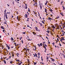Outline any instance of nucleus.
Listing matches in <instances>:
<instances>
[{"mask_svg":"<svg viewBox=\"0 0 65 65\" xmlns=\"http://www.w3.org/2000/svg\"><path fill=\"white\" fill-rule=\"evenodd\" d=\"M52 44H55V43H54V42H53V43H52Z\"/></svg>","mask_w":65,"mask_h":65,"instance_id":"680f3d73","label":"nucleus"},{"mask_svg":"<svg viewBox=\"0 0 65 65\" xmlns=\"http://www.w3.org/2000/svg\"><path fill=\"white\" fill-rule=\"evenodd\" d=\"M36 64H37L36 62H34V65H36Z\"/></svg>","mask_w":65,"mask_h":65,"instance_id":"473e14b6","label":"nucleus"},{"mask_svg":"<svg viewBox=\"0 0 65 65\" xmlns=\"http://www.w3.org/2000/svg\"><path fill=\"white\" fill-rule=\"evenodd\" d=\"M46 37V38H47V39L48 40V38L47 37Z\"/></svg>","mask_w":65,"mask_h":65,"instance_id":"de8ad7c7","label":"nucleus"},{"mask_svg":"<svg viewBox=\"0 0 65 65\" xmlns=\"http://www.w3.org/2000/svg\"><path fill=\"white\" fill-rule=\"evenodd\" d=\"M14 44L15 46H17V45H18V44H17V45H16V43H14Z\"/></svg>","mask_w":65,"mask_h":65,"instance_id":"aec40b11","label":"nucleus"},{"mask_svg":"<svg viewBox=\"0 0 65 65\" xmlns=\"http://www.w3.org/2000/svg\"><path fill=\"white\" fill-rule=\"evenodd\" d=\"M42 23L43 24H44V22L43 21H42Z\"/></svg>","mask_w":65,"mask_h":65,"instance_id":"c85d7f7f","label":"nucleus"},{"mask_svg":"<svg viewBox=\"0 0 65 65\" xmlns=\"http://www.w3.org/2000/svg\"><path fill=\"white\" fill-rule=\"evenodd\" d=\"M50 11H51V12H52V11H53V10H52V9H51L50 10Z\"/></svg>","mask_w":65,"mask_h":65,"instance_id":"bb28decb","label":"nucleus"},{"mask_svg":"<svg viewBox=\"0 0 65 65\" xmlns=\"http://www.w3.org/2000/svg\"><path fill=\"white\" fill-rule=\"evenodd\" d=\"M23 34H26V32H22Z\"/></svg>","mask_w":65,"mask_h":65,"instance_id":"e433bc0d","label":"nucleus"},{"mask_svg":"<svg viewBox=\"0 0 65 65\" xmlns=\"http://www.w3.org/2000/svg\"><path fill=\"white\" fill-rule=\"evenodd\" d=\"M53 61V62H54V61H55V60L54 59H52V61Z\"/></svg>","mask_w":65,"mask_h":65,"instance_id":"cd10ccee","label":"nucleus"},{"mask_svg":"<svg viewBox=\"0 0 65 65\" xmlns=\"http://www.w3.org/2000/svg\"><path fill=\"white\" fill-rule=\"evenodd\" d=\"M28 12H29L30 11V9H29V8H28Z\"/></svg>","mask_w":65,"mask_h":65,"instance_id":"2f4dec72","label":"nucleus"},{"mask_svg":"<svg viewBox=\"0 0 65 65\" xmlns=\"http://www.w3.org/2000/svg\"><path fill=\"white\" fill-rule=\"evenodd\" d=\"M3 32L4 33H5V32H4V31H5V30H3Z\"/></svg>","mask_w":65,"mask_h":65,"instance_id":"58836bf2","label":"nucleus"},{"mask_svg":"<svg viewBox=\"0 0 65 65\" xmlns=\"http://www.w3.org/2000/svg\"><path fill=\"white\" fill-rule=\"evenodd\" d=\"M40 64H41V63H42L43 65H44V63H43L42 62H40Z\"/></svg>","mask_w":65,"mask_h":65,"instance_id":"a19ab883","label":"nucleus"},{"mask_svg":"<svg viewBox=\"0 0 65 65\" xmlns=\"http://www.w3.org/2000/svg\"><path fill=\"white\" fill-rule=\"evenodd\" d=\"M59 18H60V17L59 16H58L57 17L55 18L56 19H58Z\"/></svg>","mask_w":65,"mask_h":65,"instance_id":"f8f14e48","label":"nucleus"},{"mask_svg":"<svg viewBox=\"0 0 65 65\" xmlns=\"http://www.w3.org/2000/svg\"><path fill=\"white\" fill-rule=\"evenodd\" d=\"M40 46H42V43H40Z\"/></svg>","mask_w":65,"mask_h":65,"instance_id":"dca6fc26","label":"nucleus"},{"mask_svg":"<svg viewBox=\"0 0 65 65\" xmlns=\"http://www.w3.org/2000/svg\"><path fill=\"white\" fill-rule=\"evenodd\" d=\"M35 4L36 5L35 6L36 7V6H37V3H35Z\"/></svg>","mask_w":65,"mask_h":65,"instance_id":"1a4fd4ad","label":"nucleus"},{"mask_svg":"<svg viewBox=\"0 0 65 65\" xmlns=\"http://www.w3.org/2000/svg\"><path fill=\"white\" fill-rule=\"evenodd\" d=\"M44 43H45V42H43V47H44V48H45V49H46V47H45V46H44Z\"/></svg>","mask_w":65,"mask_h":65,"instance_id":"f03ea898","label":"nucleus"},{"mask_svg":"<svg viewBox=\"0 0 65 65\" xmlns=\"http://www.w3.org/2000/svg\"><path fill=\"white\" fill-rule=\"evenodd\" d=\"M51 18L50 17H49L48 19L47 18V20H51Z\"/></svg>","mask_w":65,"mask_h":65,"instance_id":"4be33fe9","label":"nucleus"},{"mask_svg":"<svg viewBox=\"0 0 65 65\" xmlns=\"http://www.w3.org/2000/svg\"><path fill=\"white\" fill-rule=\"evenodd\" d=\"M22 63H23V62H21L20 63L18 64V65H21V64H22Z\"/></svg>","mask_w":65,"mask_h":65,"instance_id":"ddd939ff","label":"nucleus"},{"mask_svg":"<svg viewBox=\"0 0 65 65\" xmlns=\"http://www.w3.org/2000/svg\"><path fill=\"white\" fill-rule=\"evenodd\" d=\"M7 47L8 48V49L9 50L10 49V47L9 46L7 45H6Z\"/></svg>","mask_w":65,"mask_h":65,"instance_id":"39448f33","label":"nucleus"},{"mask_svg":"<svg viewBox=\"0 0 65 65\" xmlns=\"http://www.w3.org/2000/svg\"><path fill=\"white\" fill-rule=\"evenodd\" d=\"M48 31H47V32H48V34H49L50 32H50V31H48V29H47Z\"/></svg>","mask_w":65,"mask_h":65,"instance_id":"b1692460","label":"nucleus"},{"mask_svg":"<svg viewBox=\"0 0 65 65\" xmlns=\"http://www.w3.org/2000/svg\"><path fill=\"white\" fill-rule=\"evenodd\" d=\"M59 45H60V46H62V45H61V43H59Z\"/></svg>","mask_w":65,"mask_h":65,"instance_id":"72a5a7b5","label":"nucleus"},{"mask_svg":"<svg viewBox=\"0 0 65 65\" xmlns=\"http://www.w3.org/2000/svg\"><path fill=\"white\" fill-rule=\"evenodd\" d=\"M57 37H58V38H60V37H59V36H58V35H57Z\"/></svg>","mask_w":65,"mask_h":65,"instance_id":"37998d69","label":"nucleus"},{"mask_svg":"<svg viewBox=\"0 0 65 65\" xmlns=\"http://www.w3.org/2000/svg\"><path fill=\"white\" fill-rule=\"evenodd\" d=\"M12 57H14V54H13V53H12Z\"/></svg>","mask_w":65,"mask_h":65,"instance_id":"5701e85b","label":"nucleus"},{"mask_svg":"<svg viewBox=\"0 0 65 65\" xmlns=\"http://www.w3.org/2000/svg\"><path fill=\"white\" fill-rule=\"evenodd\" d=\"M17 19L19 21V17H18V16H17Z\"/></svg>","mask_w":65,"mask_h":65,"instance_id":"393cba45","label":"nucleus"},{"mask_svg":"<svg viewBox=\"0 0 65 65\" xmlns=\"http://www.w3.org/2000/svg\"><path fill=\"white\" fill-rule=\"evenodd\" d=\"M46 4H47V3H46L45 4V5H46Z\"/></svg>","mask_w":65,"mask_h":65,"instance_id":"69168bd1","label":"nucleus"},{"mask_svg":"<svg viewBox=\"0 0 65 65\" xmlns=\"http://www.w3.org/2000/svg\"><path fill=\"white\" fill-rule=\"evenodd\" d=\"M34 14H37V13L35 12H34Z\"/></svg>","mask_w":65,"mask_h":65,"instance_id":"4d7b16f0","label":"nucleus"},{"mask_svg":"<svg viewBox=\"0 0 65 65\" xmlns=\"http://www.w3.org/2000/svg\"><path fill=\"white\" fill-rule=\"evenodd\" d=\"M10 58H11V55L10 56H9V59H10Z\"/></svg>","mask_w":65,"mask_h":65,"instance_id":"4c0bfd02","label":"nucleus"},{"mask_svg":"<svg viewBox=\"0 0 65 65\" xmlns=\"http://www.w3.org/2000/svg\"><path fill=\"white\" fill-rule=\"evenodd\" d=\"M10 63L11 64H12V61H11L10 62Z\"/></svg>","mask_w":65,"mask_h":65,"instance_id":"79ce46f5","label":"nucleus"},{"mask_svg":"<svg viewBox=\"0 0 65 65\" xmlns=\"http://www.w3.org/2000/svg\"><path fill=\"white\" fill-rule=\"evenodd\" d=\"M45 12H46V11H47V9H45Z\"/></svg>","mask_w":65,"mask_h":65,"instance_id":"a211bd4d","label":"nucleus"},{"mask_svg":"<svg viewBox=\"0 0 65 65\" xmlns=\"http://www.w3.org/2000/svg\"><path fill=\"white\" fill-rule=\"evenodd\" d=\"M34 47L35 48H36V47L35 46H34Z\"/></svg>","mask_w":65,"mask_h":65,"instance_id":"052dcab7","label":"nucleus"},{"mask_svg":"<svg viewBox=\"0 0 65 65\" xmlns=\"http://www.w3.org/2000/svg\"><path fill=\"white\" fill-rule=\"evenodd\" d=\"M39 23L40 24V25L41 26H42V23H40L39 22Z\"/></svg>","mask_w":65,"mask_h":65,"instance_id":"2eb2a0df","label":"nucleus"},{"mask_svg":"<svg viewBox=\"0 0 65 65\" xmlns=\"http://www.w3.org/2000/svg\"><path fill=\"white\" fill-rule=\"evenodd\" d=\"M53 64H54V65H56V64H55V63H53Z\"/></svg>","mask_w":65,"mask_h":65,"instance_id":"0e129e2a","label":"nucleus"},{"mask_svg":"<svg viewBox=\"0 0 65 65\" xmlns=\"http://www.w3.org/2000/svg\"><path fill=\"white\" fill-rule=\"evenodd\" d=\"M11 40H12H12H13V38H12V37H11Z\"/></svg>","mask_w":65,"mask_h":65,"instance_id":"412c9836","label":"nucleus"},{"mask_svg":"<svg viewBox=\"0 0 65 65\" xmlns=\"http://www.w3.org/2000/svg\"><path fill=\"white\" fill-rule=\"evenodd\" d=\"M7 13H10V12H7Z\"/></svg>","mask_w":65,"mask_h":65,"instance_id":"774afa93","label":"nucleus"},{"mask_svg":"<svg viewBox=\"0 0 65 65\" xmlns=\"http://www.w3.org/2000/svg\"><path fill=\"white\" fill-rule=\"evenodd\" d=\"M21 42L22 44H23V40H21Z\"/></svg>","mask_w":65,"mask_h":65,"instance_id":"ea45409f","label":"nucleus"},{"mask_svg":"<svg viewBox=\"0 0 65 65\" xmlns=\"http://www.w3.org/2000/svg\"><path fill=\"white\" fill-rule=\"evenodd\" d=\"M61 36H63L64 35H61Z\"/></svg>","mask_w":65,"mask_h":65,"instance_id":"3c124183","label":"nucleus"},{"mask_svg":"<svg viewBox=\"0 0 65 65\" xmlns=\"http://www.w3.org/2000/svg\"><path fill=\"white\" fill-rule=\"evenodd\" d=\"M4 24H7L6 22V21H5L4 22Z\"/></svg>","mask_w":65,"mask_h":65,"instance_id":"c756f323","label":"nucleus"},{"mask_svg":"<svg viewBox=\"0 0 65 65\" xmlns=\"http://www.w3.org/2000/svg\"><path fill=\"white\" fill-rule=\"evenodd\" d=\"M64 27H65V26H64V25L63 26V28L64 29Z\"/></svg>","mask_w":65,"mask_h":65,"instance_id":"bf43d9fd","label":"nucleus"},{"mask_svg":"<svg viewBox=\"0 0 65 65\" xmlns=\"http://www.w3.org/2000/svg\"><path fill=\"white\" fill-rule=\"evenodd\" d=\"M6 9H5L4 11V12H6Z\"/></svg>","mask_w":65,"mask_h":65,"instance_id":"09e8293b","label":"nucleus"},{"mask_svg":"<svg viewBox=\"0 0 65 65\" xmlns=\"http://www.w3.org/2000/svg\"><path fill=\"white\" fill-rule=\"evenodd\" d=\"M19 54L18 53H17V56L18 57H19Z\"/></svg>","mask_w":65,"mask_h":65,"instance_id":"f3484780","label":"nucleus"},{"mask_svg":"<svg viewBox=\"0 0 65 65\" xmlns=\"http://www.w3.org/2000/svg\"><path fill=\"white\" fill-rule=\"evenodd\" d=\"M26 50H27L28 51H29V49H26Z\"/></svg>","mask_w":65,"mask_h":65,"instance_id":"a18cd8bd","label":"nucleus"},{"mask_svg":"<svg viewBox=\"0 0 65 65\" xmlns=\"http://www.w3.org/2000/svg\"><path fill=\"white\" fill-rule=\"evenodd\" d=\"M48 44H50V42H49V40H48Z\"/></svg>","mask_w":65,"mask_h":65,"instance_id":"a878e982","label":"nucleus"},{"mask_svg":"<svg viewBox=\"0 0 65 65\" xmlns=\"http://www.w3.org/2000/svg\"><path fill=\"white\" fill-rule=\"evenodd\" d=\"M5 12V15H4V17H5L6 19H8V18H7V13H6V12Z\"/></svg>","mask_w":65,"mask_h":65,"instance_id":"f257e3e1","label":"nucleus"},{"mask_svg":"<svg viewBox=\"0 0 65 65\" xmlns=\"http://www.w3.org/2000/svg\"><path fill=\"white\" fill-rule=\"evenodd\" d=\"M25 4L26 6L24 8H25V9H27V5L26 4Z\"/></svg>","mask_w":65,"mask_h":65,"instance_id":"7ed1b4c3","label":"nucleus"},{"mask_svg":"<svg viewBox=\"0 0 65 65\" xmlns=\"http://www.w3.org/2000/svg\"><path fill=\"white\" fill-rule=\"evenodd\" d=\"M64 37H62V38L61 39H60V41H61V42H62V40H63V39H64Z\"/></svg>","mask_w":65,"mask_h":65,"instance_id":"423d86ee","label":"nucleus"},{"mask_svg":"<svg viewBox=\"0 0 65 65\" xmlns=\"http://www.w3.org/2000/svg\"><path fill=\"white\" fill-rule=\"evenodd\" d=\"M16 62H20V60L18 59L17 60H16Z\"/></svg>","mask_w":65,"mask_h":65,"instance_id":"6ab92c4d","label":"nucleus"},{"mask_svg":"<svg viewBox=\"0 0 65 65\" xmlns=\"http://www.w3.org/2000/svg\"><path fill=\"white\" fill-rule=\"evenodd\" d=\"M65 9V7H63V10H65V9Z\"/></svg>","mask_w":65,"mask_h":65,"instance_id":"8fccbe9b","label":"nucleus"},{"mask_svg":"<svg viewBox=\"0 0 65 65\" xmlns=\"http://www.w3.org/2000/svg\"><path fill=\"white\" fill-rule=\"evenodd\" d=\"M62 42V43L63 44H65V43L64 42Z\"/></svg>","mask_w":65,"mask_h":65,"instance_id":"5fc2aeb1","label":"nucleus"},{"mask_svg":"<svg viewBox=\"0 0 65 65\" xmlns=\"http://www.w3.org/2000/svg\"><path fill=\"white\" fill-rule=\"evenodd\" d=\"M38 55L39 56V55H40V53H38Z\"/></svg>","mask_w":65,"mask_h":65,"instance_id":"7c9ffc66","label":"nucleus"},{"mask_svg":"<svg viewBox=\"0 0 65 65\" xmlns=\"http://www.w3.org/2000/svg\"><path fill=\"white\" fill-rule=\"evenodd\" d=\"M25 18H28V16H27V14H25Z\"/></svg>","mask_w":65,"mask_h":65,"instance_id":"6e6552de","label":"nucleus"},{"mask_svg":"<svg viewBox=\"0 0 65 65\" xmlns=\"http://www.w3.org/2000/svg\"><path fill=\"white\" fill-rule=\"evenodd\" d=\"M46 57H47V60H48V57L47 56H46Z\"/></svg>","mask_w":65,"mask_h":65,"instance_id":"f704fd0d","label":"nucleus"},{"mask_svg":"<svg viewBox=\"0 0 65 65\" xmlns=\"http://www.w3.org/2000/svg\"><path fill=\"white\" fill-rule=\"evenodd\" d=\"M1 29H4V28L2 26H1Z\"/></svg>","mask_w":65,"mask_h":65,"instance_id":"9d476101","label":"nucleus"},{"mask_svg":"<svg viewBox=\"0 0 65 65\" xmlns=\"http://www.w3.org/2000/svg\"><path fill=\"white\" fill-rule=\"evenodd\" d=\"M60 14H61L62 15H63V14H62V13H60Z\"/></svg>","mask_w":65,"mask_h":65,"instance_id":"c03bdc74","label":"nucleus"},{"mask_svg":"<svg viewBox=\"0 0 65 65\" xmlns=\"http://www.w3.org/2000/svg\"><path fill=\"white\" fill-rule=\"evenodd\" d=\"M38 45H39V47H40V46L39 45V44H38Z\"/></svg>","mask_w":65,"mask_h":65,"instance_id":"49530a36","label":"nucleus"},{"mask_svg":"<svg viewBox=\"0 0 65 65\" xmlns=\"http://www.w3.org/2000/svg\"><path fill=\"white\" fill-rule=\"evenodd\" d=\"M53 28H54V29H55V26H53Z\"/></svg>","mask_w":65,"mask_h":65,"instance_id":"13d9d810","label":"nucleus"},{"mask_svg":"<svg viewBox=\"0 0 65 65\" xmlns=\"http://www.w3.org/2000/svg\"><path fill=\"white\" fill-rule=\"evenodd\" d=\"M39 4L40 5V7L41 9H42V6H41V5H40V3H39Z\"/></svg>","mask_w":65,"mask_h":65,"instance_id":"20e7f679","label":"nucleus"},{"mask_svg":"<svg viewBox=\"0 0 65 65\" xmlns=\"http://www.w3.org/2000/svg\"><path fill=\"white\" fill-rule=\"evenodd\" d=\"M37 36H39V37H42H42H41V36H39V35H38Z\"/></svg>","mask_w":65,"mask_h":65,"instance_id":"6e6d98bb","label":"nucleus"},{"mask_svg":"<svg viewBox=\"0 0 65 65\" xmlns=\"http://www.w3.org/2000/svg\"><path fill=\"white\" fill-rule=\"evenodd\" d=\"M32 33L35 35H36V34L34 32H33Z\"/></svg>","mask_w":65,"mask_h":65,"instance_id":"4468645a","label":"nucleus"},{"mask_svg":"<svg viewBox=\"0 0 65 65\" xmlns=\"http://www.w3.org/2000/svg\"><path fill=\"white\" fill-rule=\"evenodd\" d=\"M22 37H21V38H20H20H19V39L20 40H21V39H22Z\"/></svg>","mask_w":65,"mask_h":65,"instance_id":"c9c22d12","label":"nucleus"},{"mask_svg":"<svg viewBox=\"0 0 65 65\" xmlns=\"http://www.w3.org/2000/svg\"><path fill=\"white\" fill-rule=\"evenodd\" d=\"M41 60L43 62V59H42V58H41Z\"/></svg>","mask_w":65,"mask_h":65,"instance_id":"338daca9","label":"nucleus"},{"mask_svg":"<svg viewBox=\"0 0 65 65\" xmlns=\"http://www.w3.org/2000/svg\"><path fill=\"white\" fill-rule=\"evenodd\" d=\"M58 41H59V40L57 41L56 42V43H57V42H58Z\"/></svg>","mask_w":65,"mask_h":65,"instance_id":"864d4df0","label":"nucleus"},{"mask_svg":"<svg viewBox=\"0 0 65 65\" xmlns=\"http://www.w3.org/2000/svg\"><path fill=\"white\" fill-rule=\"evenodd\" d=\"M4 62L5 64H6V61L5 60H4Z\"/></svg>","mask_w":65,"mask_h":65,"instance_id":"9b49d317","label":"nucleus"},{"mask_svg":"<svg viewBox=\"0 0 65 65\" xmlns=\"http://www.w3.org/2000/svg\"><path fill=\"white\" fill-rule=\"evenodd\" d=\"M14 1H13V5H14Z\"/></svg>","mask_w":65,"mask_h":65,"instance_id":"603ef678","label":"nucleus"},{"mask_svg":"<svg viewBox=\"0 0 65 65\" xmlns=\"http://www.w3.org/2000/svg\"><path fill=\"white\" fill-rule=\"evenodd\" d=\"M27 27H30V26H29L28 25H27Z\"/></svg>","mask_w":65,"mask_h":65,"instance_id":"e2e57ef3","label":"nucleus"},{"mask_svg":"<svg viewBox=\"0 0 65 65\" xmlns=\"http://www.w3.org/2000/svg\"><path fill=\"white\" fill-rule=\"evenodd\" d=\"M35 28L36 29V30L37 31H38V28L36 26V27Z\"/></svg>","mask_w":65,"mask_h":65,"instance_id":"0eeeda50","label":"nucleus"}]
</instances>
